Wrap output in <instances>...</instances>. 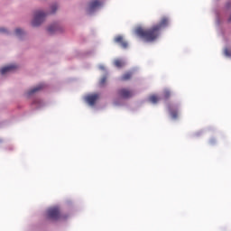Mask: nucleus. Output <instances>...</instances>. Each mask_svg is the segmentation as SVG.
<instances>
[{
  "label": "nucleus",
  "instance_id": "nucleus-16",
  "mask_svg": "<svg viewBox=\"0 0 231 231\" xmlns=\"http://www.w3.org/2000/svg\"><path fill=\"white\" fill-rule=\"evenodd\" d=\"M163 97L167 100L168 98H171V91L165 90L163 92Z\"/></svg>",
  "mask_w": 231,
  "mask_h": 231
},
{
  "label": "nucleus",
  "instance_id": "nucleus-17",
  "mask_svg": "<svg viewBox=\"0 0 231 231\" xmlns=\"http://www.w3.org/2000/svg\"><path fill=\"white\" fill-rule=\"evenodd\" d=\"M51 14H55V12H57V9L59 8V6L57 5V4L51 5Z\"/></svg>",
  "mask_w": 231,
  "mask_h": 231
},
{
  "label": "nucleus",
  "instance_id": "nucleus-2",
  "mask_svg": "<svg viewBox=\"0 0 231 231\" xmlns=\"http://www.w3.org/2000/svg\"><path fill=\"white\" fill-rule=\"evenodd\" d=\"M46 19V14L42 11H36L34 13V18L32 22V26H41L44 20Z\"/></svg>",
  "mask_w": 231,
  "mask_h": 231
},
{
  "label": "nucleus",
  "instance_id": "nucleus-19",
  "mask_svg": "<svg viewBox=\"0 0 231 231\" xmlns=\"http://www.w3.org/2000/svg\"><path fill=\"white\" fill-rule=\"evenodd\" d=\"M6 32V29L5 28H0V33H5Z\"/></svg>",
  "mask_w": 231,
  "mask_h": 231
},
{
  "label": "nucleus",
  "instance_id": "nucleus-1",
  "mask_svg": "<svg viewBox=\"0 0 231 231\" xmlns=\"http://www.w3.org/2000/svg\"><path fill=\"white\" fill-rule=\"evenodd\" d=\"M169 26V18L162 17L159 23L153 24L152 27L147 29L138 27L135 30L136 35L145 41V42H154L160 34L162 33V29Z\"/></svg>",
  "mask_w": 231,
  "mask_h": 231
},
{
  "label": "nucleus",
  "instance_id": "nucleus-11",
  "mask_svg": "<svg viewBox=\"0 0 231 231\" xmlns=\"http://www.w3.org/2000/svg\"><path fill=\"white\" fill-rule=\"evenodd\" d=\"M114 64L116 68H124V66H125V61H124V60H114Z\"/></svg>",
  "mask_w": 231,
  "mask_h": 231
},
{
  "label": "nucleus",
  "instance_id": "nucleus-8",
  "mask_svg": "<svg viewBox=\"0 0 231 231\" xmlns=\"http://www.w3.org/2000/svg\"><path fill=\"white\" fill-rule=\"evenodd\" d=\"M14 69H17V65L12 64V65H8L6 67L2 68L0 69V73H1V75H5V73L14 71Z\"/></svg>",
  "mask_w": 231,
  "mask_h": 231
},
{
  "label": "nucleus",
  "instance_id": "nucleus-10",
  "mask_svg": "<svg viewBox=\"0 0 231 231\" xmlns=\"http://www.w3.org/2000/svg\"><path fill=\"white\" fill-rule=\"evenodd\" d=\"M42 88H44V85L41 84L38 85L37 87H34L33 88H32L31 90H29L27 92V95H33V93H37L38 91H41V89H42Z\"/></svg>",
  "mask_w": 231,
  "mask_h": 231
},
{
  "label": "nucleus",
  "instance_id": "nucleus-9",
  "mask_svg": "<svg viewBox=\"0 0 231 231\" xmlns=\"http://www.w3.org/2000/svg\"><path fill=\"white\" fill-rule=\"evenodd\" d=\"M48 32L49 33H55L57 32H60V25L59 23H54L48 28Z\"/></svg>",
  "mask_w": 231,
  "mask_h": 231
},
{
  "label": "nucleus",
  "instance_id": "nucleus-3",
  "mask_svg": "<svg viewBox=\"0 0 231 231\" xmlns=\"http://www.w3.org/2000/svg\"><path fill=\"white\" fill-rule=\"evenodd\" d=\"M117 95L120 98H132V97H134V90H131L129 88H120L117 91Z\"/></svg>",
  "mask_w": 231,
  "mask_h": 231
},
{
  "label": "nucleus",
  "instance_id": "nucleus-15",
  "mask_svg": "<svg viewBox=\"0 0 231 231\" xmlns=\"http://www.w3.org/2000/svg\"><path fill=\"white\" fill-rule=\"evenodd\" d=\"M15 35H17V37H21L22 35H24V31H23V29L17 28L15 30Z\"/></svg>",
  "mask_w": 231,
  "mask_h": 231
},
{
  "label": "nucleus",
  "instance_id": "nucleus-18",
  "mask_svg": "<svg viewBox=\"0 0 231 231\" xmlns=\"http://www.w3.org/2000/svg\"><path fill=\"white\" fill-rule=\"evenodd\" d=\"M106 80H107V77H103V78L100 79V81H99V85H100V86H104V84H106Z\"/></svg>",
  "mask_w": 231,
  "mask_h": 231
},
{
  "label": "nucleus",
  "instance_id": "nucleus-7",
  "mask_svg": "<svg viewBox=\"0 0 231 231\" xmlns=\"http://www.w3.org/2000/svg\"><path fill=\"white\" fill-rule=\"evenodd\" d=\"M99 97L100 96L98 94H93V95L87 96L85 100L86 102H88V104H89V106H93L94 104L97 103Z\"/></svg>",
  "mask_w": 231,
  "mask_h": 231
},
{
  "label": "nucleus",
  "instance_id": "nucleus-4",
  "mask_svg": "<svg viewBox=\"0 0 231 231\" xmlns=\"http://www.w3.org/2000/svg\"><path fill=\"white\" fill-rule=\"evenodd\" d=\"M48 217L50 219H60V209L59 208H51L47 211Z\"/></svg>",
  "mask_w": 231,
  "mask_h": 231
},
{
  "label": "nucleus",
  "instance_id": "nucleus-5",
  "mask_svg": "<svg viewBox=\"0 0 231 231\" xmlns=\"http://www.w3.org/2000/svg\"><path fill=\"white\" fill-rule=\"evenodd\" d=\"M102 5V2L100 0H92L88 4V12L91 14V12H95L97 8H100V5Z\"/></svg>",
  "mask_w": 231,
  "mask_h": 231
},
{
  "label": "nucleus",
  "instance_id": "nucleus-6",
  "mask_svg": "<svg viewBox=\"0 0 231 231\" xmlns=\"http://www.w3.org/2000/svg\"><path fill=\"white\" fill-rule=\"evenodd\" d=\"M115 42H116V44H119V46H121V48H123L124 50H126V48H128L129 43H127V42L125 40H124V36L118 35L115 38Z\"/></svg>",
  "mask_w": 231,
  "mask_h": 231
},
{
  "label": "nucleus",
  "instance_id": "nucleus-20",
  "mask_svg": "<svg viewBox=\"0 0 231 231\" xmlns=\"http://www.w3.org/2000/svg\"><path fill=\"white\" fill-rule=\"evenodd\" d=\"M225 53H226V55L230 56V52L228 51V50H226Z\"/></svg>",
  "mask_w": 231,
  "mask_h": 231
},
{
  "label": "nucleus",
  "instance_id": "nucleus-14",
  "mask_svg": "<svg viewBox=\"0 0 231 231\" xmlns=\"http://www.w3.org/2000/svg\"><path fill=\"white\" fill-rule=\"evenodd\" d=\"M159 100H160V97L156 95H152L149 97V101L152 102V104H158Z\"/></svg>",
  "mask_w": 231,
  "mask_h": 231
},
{
  "label": "nucleus",
  "instance_id": "nucleus-12",
  "mask_svg": "<svg viewBox=\"0 0 231 231\" xmlns=\"http://www.w3.org/2000/svg\"><path fill=\"white\" fill-rule=\"evenodd\" d=\"M132 77H133V72H126V73H125V74L121 77L120 79H121L123 82H125L126 80H131Z\"/></svg>",
  "mask_w": 231,
  "mask_h": 231
},
{
  "label": "nucleus",
  "instance_id": "nucleus-13",
  "mask_svg": "<svg viewBox=\"0 0 231 231\" xmlns=\"http://www.w3.org/2000/svg\"><path fill=\"white\" fill-rule=\"evenodd\" d=\"M168 109L170 111V115H171V118L176 120V118H178V111L177 110H172L171 106H169Z\"/></svg>",
  "mask_w": 231,
  "mask_h": 231
}]
</instances>
